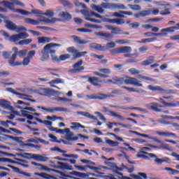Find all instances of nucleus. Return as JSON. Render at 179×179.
Masks as SVG:
<instances>
[{
	"label": "nucleus",
	"mask_w": 179,
	"mask_h": 179,
	"mask_svg": "<svg viewBox=\"0 0 179 179\" xmlns=\"http://www.w3.org/2000/svg\"><path fill=\"white\" fill-rule=\"evenodd\" d=\"M106 83H112L113 85H131V86H136V87H143V84L139 83V80L135 78L125 76L124 77H113L111 79H107Z\"/></svg>",
	"instance_id": "nucleus-1"
},
{
	"label": "nucleus",
	"mask_w": 179,
	"mask_h": 179,
	"mask_svg": "<svg viewBox=\"0 0 179 179\" xmlns=\"http://www.w3.org/2000/svg\"><path fill=\"white\" fill-rule=\"evenodd\" d=\"M131 52L132 48H131L129 46L115 48L109 50V52L111 54V55H115L116 54H124V58H136V57L138 55V53L131 54Z\"/></svg>",
	"instance_id": "nucleus-2"
},
{
	"label": "nucleus",
	"mask_w": 179,
	"mask_h": 179,
	"mask_svg": "<svg viewBox=\"0 0 179 179\" xmlns=\"http://www.w3.org/2000/svg\"><path fill=\"white\" fill-rule=\"evenodd\" d=\"M159 101L163 106L159 104L157 102H152L150 103V110H152V111H155L156 113H162L163 111L161 108H163V107H178L179 106V101H176L174 103H167L165 102L164 100H163L162 98L159 99Z\"/></svg>",
	"instance_id": "nucleus-3"
},
{
	"label": "nucleus",
	"mask_w": 179,
	"mask_h": 179,
	"mask_svg": "<svg viewBox=\"0 0 179 179\" xmlns=\"http://www.w3.org/2000/svg\"><path fill=\"white\" fill-rule=\"evenodd\" d=\"M13 51L14 53L12 55L10 58L8 60V64L10 66H20L22 65V63H20L19 62L16 61V57H20V58H24L26 57V55L27 54V50H19V49L16 47L13 48Z\"/></svg>",
	"instance_id": "nucleus-4"
},
{
	"label": "nucleus",
	"mask_w": 179,
	"mask_h": 179,
	"mask_svg": "<svg viewBox=\"0 0 179 179\" xmlns=\"http://www.w3.org/2000/svg\"><path fill=\"white\" fill-rule=\"evenodd\" d=\"M54 47H61V44L50 43L44 46L41 51L43 55L41 57V61H47L50 58V54L53 60V57L55 55V50H52Z\"/></svg>",
	"instance_id": "nucleus-5"
},
{
	"label": "nucleus",
	"mask_w": 179,
	"mask_h": 179,
	"mask_svg": "<svg viewBox=\"0 0 179 179\" xmlns=\"http://www.w3.org/2000/svg\"><path fill=\"white\" fill-rule=\"evenodd\" d=\"M143 154H137L136 156L138 158L148 159V157H150V159H153L154 162L157 163V164H163V163H167L170 162V158L167 157H162V159L157 157L156 155L153 153H149L148 152H143ZM148 155V156L145 155Z\"/></svg>",
	"instance_id": "nucleus-6"
},
{
	"label": "nucleus",
	"mask_w": 179,
	"mask_h": 179,
	"mask_svg": "<svg viewBox=\"0 0 179 179\" xmlns=\"http://www.w3.org/2000/svg\"><path fill=\"white\" fill-rule=\"evenodd\" d=\"M25 23L27 24H33L34 26H38L40 24V22H45V23H55L57 21H59V20L53 17L52 19L45 18L44 20L39 19L38 20H33L31 18H25Z\"/></svg>",
	"instance_id": "nucleus-7"
},
{
	"label": "nucleus",
	"mask_w": 179,
	"mask_h": 179,
	"mask_svg": "<svg viewBox=\"0 0 179 179\" xmlns=\"http://www.w3.org/2000/svg\"><path fill=\"white\" fill-rule=\"evenodd\" d=\"M107 47H108V48H115V43H107L106 46H103L101 44L96 43H92L90 44V48L96 50V51H106L107 50Z\"/></svg>",
	"instance_id": "nucleus-8"
},
{
	"label": "nucleus",
	"mask_w": 179,
	"mask_h": 179,
	"mask_svg": "<svg viewBox=\"0 0 179 179\" xmlns=\"http://www.w3.org/2000/svg\"><path fill=\"white\" fill-rule=\"evenodd\" d=\"M12 2H9L8 1H0V5H3V6H5V8H8V9H10V10H13L14 6L17 5L18 6H24V4L23 3L19 1L18 0H12Z\"/></svg>",
	"instance_id": "nucleus-9"
},
{
	"label": "nucleus",
	"mask_w": 179,
	"mask_h": 179,
	"mask_svg": "<svg viewBox=\"0 0 179 179\" xmlns=\"http://www.w3.org/2000/svg\"><path fill=\"white\" fill-rule=\"evenodd\" d=\"M101 6L104 9H127L124 4H117L114 3H102Z\"/></svg>",
	"instance_id": "nucleus-10"
},
{
	"label": "nucleus",
	"mask_w": 179,
	"mask_h": 179,
	"mask_svg": "<svg viewBox=\"0 0 179 179\" xmlns=\"http://www.w3.org/2000/svg\"><path fill=\"white\" fill-rule=\"evenodd\" d=\"M67 52L73 54V57H74V59H76V58H80V57H85V55L87 54V52H79V50L76 49L74 47H69L67 48Z\"/></svg>",
	"instance_id": "nucleus-11"
},
{
	"label": "nucleus",
	"mask_w": 179,
	"mask_h": 179,
	"mask_svg": "<svg viewBox=\"0 0 179 179\" xmlns=\"http://www.w3.org/2000/svg\"><path fill=\"white\" fill-rule=\"evenodd\" d=\"M87 97L90 100H106L108 97H114V95L99 93L96 95H87Z\"/></svg>",
	"instance_id": "nucleus-12"
},
{
	"label": "nucleus",
	"mask_w": 179,
	"mask_h": 179,
	"mask_svg": "<svg viewBox=\"0 0 179 179\" xmlns=\"http://www.w3.org/2000/svg\"><path fill=\"white\" fill-rule=\"evenodd\" d=\"M87 79V82L92 85V86H95L96 87H101V80L96 76L90 77L87 76L85 77Z\"/></svg>",
	"instance_id": "nucleus-13"
},
{
	"label": "nucleus",
	"mask_w": 179,
	"mask_h": 179,
	"mask_svg": "<svg viewBox=\"0 0 179 179\" xmlns=\"http://www.w3.org/2000/svg\"><path fill=\"white\" fill-rule=\"evenodd\" d=\"M38 109L43 110V111H48V113H55V111H59L60 113L64 112L66 113L68 111V108H62V107H57V108H44L43 106H37Z\"/></svg>",
	"instance_id": "nucleus-14"
},
{
	"label": "nucleus",
	"mask_w": 179,
	"mask_h": 179,
	"mask_svg": "<svg viewBox=\"0 0 179 179\" xmlns=\"http://www.w3.org/2000/svg\"><path fill=\"white\" fill-rule=\"evenodd\" d=\"M113 32H106V31H99L96 32L95 36L97 37H103L105 38V41H111L113 38H114V36H113Z\"/></svg>",
	"instance_id": "nucleus-15"
},
{
	"label": "nucleus",
	"mask_w": 179,
	"mask_h": 179,
	"mask_svg": "<svg viewBox=\"0 0 179 179\" xmlns=\"http://www.w3.org/2000/svg\"><path fill=\"white\" fill-rule=\"evenodd\" d=\"M80 12L83 15V16H87L88 17H93V16H94L95 17H98L99 19H103V16L91 10H80Z\"/></svg>",
	"instance_id": "nucleus-16"
},
{
	"label": "nucleus",
	"mask_w": 179,
	"mask_h": 179,
	"mask_svg": "<svg viewBox=\"0 0 179 179\" xmlns=\"http://www.w3.org/2000/svg\"><path fill=\"white\" fill-rule=\"evenodd\" d=\"M27 156H31V159H34V160H36V162H48V157H44L41 155L38 154H29V153H25Z\"/></svg>",
	"instance_id": "nucleus-17"
},
{
	"label": "nucleus",
	"mask_w": 179,
	"mask_h": 179,
	"mask_svg": "<svg viewBox=\"0 0 179 179\" xmlns=\"http://www.w3.org/2000/svg\"><path fill=\"white\" fill-rule=\"evenodd\" d=\"M83 64V60L82 59H80L76 63H75L73 65V72H82V71H85V66H82Z\"/></svg>",
	"instance_id": "nucleus-18"
},
{
	"label": "nucleus",
	"mask_w": 179,
	"mask_h": 179,
	"mask_svg": "<svg viewBox=\"0 0 179 179\" xmlns=\"http://www.w3.org/2000/svg\"><path fill=\"white\" fill-rule=\"evenodd\" d=\"M176 30H179V27L174 26V27H170L168 28H164L161 29V33H159V34H161L160 35L161 36H167L169 33H174Z\"/></svg>",
	"instance_id": "nucleus-19"
},
{
	"label": "nucleus",
	"mask_w": 179,
	"mask_h": 179,
	"mask_svg": "<svg viewBox=\"0 0 179 179\" xmlns=\"http://www.w3.org/2000/svg\"><path fill=\"white\" fill-rule=\"evenodd\" d=\"M109 113H110L111 117H115V118H118V120H127V121H131V122H134V124H138V122H136V120H135L134 119H132L131 117L124 118L122 116L117 114L115 112H114L113 110H110Z\"/></svg>",
	"instance_id": "nucleus-20"
},
{
	"label": "nucleus",
	"mask_w": 179,
	"mask_h": 179,
	"mask_svg": "<svg viewBox=\"0 0 179 179\" xmlns=\"http://www.w3.org/2000/svg\"><path fill=\"white\" fill-rule=\"evenodd\" d=\"M148 89L152 92H159L162 94H167L168 93L166 90L162 88L160 86L153 87V85H148Z\"/></svg>",
	"instance_id": "nucleus-21"
},
{
	"label": "nucleus",
	"mask_w": 179,
	"mask_h": 179,
	"mask_svg": "<svg viewBox=\"0 0 179 179\" xmlns=\"http://www.w3.org/2000/svg\"><path fill=\"white\" fill-rule=\"evenodd\" d=\"M74 167L76 169H78V170H80V171H86V169H90V170H93L94 171H97V170H99L98 167L90 166V165H86L85 166L74 165Z\"/></svg>",
	"instance_id": "nucleus-22"
},
{
	"label": "nucleus",
	"mask_w": 179,
	"mask_h": 179,
	"mask_svg": "<svg viewBox=\"0 0 179 179\" xmlns=\"http://www.w3.org/2000/svg\"><path fill=\"white\" fill-rule=\"evenodd\" d=\"M69 58H71V55L69 54L61 55L59 58L55 55V57H53V62H61V61H66V59H69Z\"/></svg>",
	"instance_id": "nucleus-23"
},
{
	"label": "nucleus",
	"mask_w": 179,
	"mask_h": 179,
	"mask_svg": "<svg viewBox=\"0 0 179 179\" xmlns=\"http://www.w3.org/2000/svg\"><path fill=\"white\" fill-rule=\"evenodd\" d=\"M127 15L128 16H132L133 13L131 11H124V10H120L119 13H113V16H115V17H125V15Z\"/></svg>",
	"instance_id": "nucleus-24"
},
{
	"label": "nucleus",
	"mask_w": 179,
	"mask_h": 179,
	"mask_svg": "<svg viewBox=\"0 0 179 179\" xmlns=\"http://www.w3.org/2000/svg\"><path fill=\"white\" fill-rule=\"evenodd\" d=\"M106 22H108V23L117 24V26L124 24V23H125V20L122 18L108 19L106 20Z\"/></svg>",
	"instance_id": "nucleus-25"
},
{
	"label": "nucleus",
	"mask_w": 179,
	"mask_h": 179,
	"mask_svg": "<svg viewBox=\"0 0 179 179\" xmlns=\"http://www.w3.org/2000/svg\"><path fill=\"white\" fill-rule=\"evenodd\" d=\"M113 108H120L121 110H137L138 111H141L142 113H148L146 109H142L138 107H132V108H125L124 106H112Z\"/></svg>",
	"instance_id": "nucleus-26"
},
{
	"label": "nucleus",
	"mask_w": 179,
	"mask_h": 179,
	"mask_svg": "<svg viewBox=\"0 0 179 179\" xmlns=\"http://www.w3.org/2000/svg\"><path fill=\"white\" fill-rule=\"evenodd\" d=\"M21 113H22L24 117H26L27 120H29L30 121H32L33 120H35V121H37L38 122L43 123V120L38 117H34L33 115H29L26 113L25 110H21Z\"/></svg>",
	"instance_id": "nucleus-27"
},
{
	"label": "nucleus",
	"mask_w": 179,
	"mask_h": 179,
	"mask_svg": "<svg viewBox=\"0 0 179 179\" xmlns=\"http://www.w3.org/2000/svg\"><path fill=\"white\" fill-rule=\"evenodd\" d=\"M50 131H51L52 132H56L57 134H69V132H71V131L69 130V129L66 128L64 130V129H58L57 127H49Z\"/></svg>",
	"instance_id": "nucleus-28"
},
{
	"label": "nucleus",
	"mask_w": 179,
	"mask_h": 179,
	"mask_svg": "<svg viewBox=\"0 0 179 179\" xmlns=\"http://www.w3.org/2000/svg\"><path fill=\"white\" fill-rule=\"evenodd\" d=\"M78 115H83V117H85V118H89L90 120H97L94 115H91L89 112H82V111H77Z\"/></svg>",
	"instance_id": "nucleus-29"
},
{
	"label": "nucleus",
	"mask_w": 179,
	"mask_h": 179,
	"mask_svg": "<svg viewBox=\"0 0 179 179\" xmlns=\"http://www.w3.org/2000/svg\"><path fill=\"white\" fill-rule=\"evenodd\" d=\"M4 22L6 24V27L8 29V30H10L11 31H15V30H16V24L13 23V22L5 20Z\"/></svg>",
	"instance_id": "nucleus-30"
},
{
	"label": "nucleus",
	"mask_w": 179,
	"mask_h": 179,
	"mask_svg": "<svg viewBox=\"0 0 179 179\" xmlns=\"http://www.w3.org/2000/svg\"><path fill=\"white\" fill-rule=\"evenodd\" d=\"M154 58H155V56H150L148 59L143 60L141 63V66H148L153 64V62H155V61L153 60Z\"/></svg>",
	"instance_id": "nucleus-31"
},
{
	"label": "nucleus",
	"mask_w": 179,
	"mask_h": 179,
	"mask_svg": "<svg viewBox=\"0 0 179 179\" xmlns=\"http://www.w3.org/2000/svg\"><path fill=\"white\" fill-rule=\"evenodd\" d=\"M59 16V17H62V19H65V20H71V19H72V15L66 11L60 12Z\"/></svg>",
	"instance_id": "nucleus-32"
},
{
	"label": "nucleus",
	"mask_w": 179,
	"mask_h": 179,
	"mask_svg": "<svg viewBox=\"0 0 179 179\" xmlns=\"http://www.w3.org/2000/svg\"><path fill=\"white\" fill-rule=\"evenodd\" d=\"M0 106L5 110H9L10 108V102L5 99H0Z\"/></svg>",
	"instance_id": "nucleus-33"
},
{
	"label": "nucleus",
	"mask_w": 179,
	"mask_h": 179,
	"mask_svg": "<svg viewBox=\"0 0 179 179\" xmlns=\"http://www.w3.org/2000/svg\"><path fill=\"white\" fill-rule=\"evenodd\" d=\"M34 176H38V177H41V178H45V179H51V178H53V179H55V177L48 174V173H44V172H42V173H34Z\"/></svg>",
	"instance_id": "nucleus-34"
},
{
	"label": "nucleus",
	"mask_w": 179,
	"mask_h": 179,
	"mask_svg": "<svg viewBox=\"0 0 179 179\" xmlns=\"http://www.w3.org/2000/svg\"><path fill=\"white\" fill-rule=\"evenodd\" d=\"M71 38H73V41L75 43H77V44H87V43H88L87 41L81 40L80 37H79L76 35L71 36Z\"/></svg>",
	"instance_id": "nucleus-35"
},
{
	"label": "nucleus",
	"mask_w": 179,
	"mask_h": 179,
	"mask_svg": "<svg viewBox=\"0 0 179 179\" xmlns=\"http://www.w3.org/2000/svg\"><path fill=\"white\" fill-rule=\"evenodd\" d=\"M156 40H157V37L143 38L141 41H137V43L139 44H145V43H153V41H156Z\"/></svg>",
	"instance_id": "nucleus-36"
},
{
	"label": "nucleus",
	"mask_w": 179,
	"mask_h": 179,
	"mask_svg": "<svg viewBox=\"0 0 179 179\" xmlns=\"http://www.w3.org/2000/svg\"><path fill=\"white\" fill-rule=\"evenodd\" d=\"M57 164L59 166L60 169H62V170H72V166H69L66 163L57 162Z\"/></svg>",
	"instance_id": "nucleus-37"
},
{
	"label": "nucleus",
	"mask_w": 179,
	"mask_h": 179,
	"mask_svg": "<svg viewBox=\"0 0 179 179\" xmlns=\"http://www.w3.org/2000/svg\"><path fill=\"white\" fill-rule=\"evenodd\" d=\"M122 89H125V90H128V92H136V93H145V90H136L134 87L122 86Z\"/></svg>",
	"instance_id": "nucleus-38"
},
{
	"label": "nucleus",
	"mask_w": 179,
	"mask_h": 179,
	"mask_svg": "<svg viewBox=\"0 0 179 179\" xmlns=\"http://www.w3.org/2000/svg\"><path fill=\"white\" fill-rule=\"evenodd\" d=\"M51 38L45 36H41L38 38V44H45V43H50Z\"/></svg>",
	"instance_id": "nucleus-39"
},
{
	"label": "nucleus",
	"mask_w": 179,
	"mask_h": 179,
	"mask_svg": "<svg viewBox=\"0 0 179 179\" xmlns=\"http://www.w3.org/2000/svg\"><path fill=\"white\" fill-rule=\"evenodd\" d=\"M91 8L93 10L98 12V13H103L104 12V9H103V8L96 4H92Z\"/></svg>",
	"instance_id": "nucleus-40"
},
{
	"label": "nucleus",
	"mask_w": 179,
	"mask_h": 179,
	"mask_svg": "<svg viewBox=\"0 0 179 179\" xmlns=\"http://www.w3.org/2000/svg\"><path fill=\"white\" fill-rule=\"evenodd\" d=\"M71 126L72 129H75L76 131H78L80 128L82 129H85V126L82 125L80 123L78 122H72Z\"/></svg>",
	"instance_id": "nucleus-41"
},
{
	"label": "nucleus",
	"mask_w": 179,
	"mask_h": 179,
	"mask_svg": "<svg viewBox=\"0 0 179 179\" xmlns=\"http://www.w3.org/2000/svg\"><path fill=\"white\" fill-rule=\"evenodd\" d=\"M157 134L159 136H175L176 134L170 133L169 131H157Z\"/></svg>",
	"instance_id": "nucleus-42"
},
{
	"label": "nucleus",
	"mask_w": 179,
	"mask_h": 179,
	"mask_svg": "<svg viewBox=\"0 0 179 179\" xmlns=\"http://www.w3.org/2000/svg\"><path fill=\"white\" fill-rule=\"evenodd\" d=\"M135 179H148V175L145 173L139 172L138 175H134Z\"/></svg>",
	"instance_id": "nucleus-43"
},
{
	"label": "nucleus",
	"mask_w": 179,
	"mask_h": 179,
	"mask_svg": "<svg viewBox=\"0 0 179 179\" xmlns=\"http://www.w3.org/2000/svg\"><path fill=\"white\" fill-rule=\"evenodd\" d=\"M4 162H8V163H12L13 164H19L20 166H22V167H29V165L20 163L19 162L13 161L12 159H4Z\"/></svg>",
	"instance_id": "nucleus-44"
},
{
	"label": "nucleus",
	"mask_w": 179,
	"mask_h": 179,
	"mask_svg": "<svg viewBox=\"0 0 179 179\" xmlns=\"http://www.w3.org/2000/svg\"><path fill=\"white\" fill-rule=\"evenodd\" d=\"M138 78L140 79H143L144 80H149L150 82H155V83L157 82V80H156V79H154V78L145 76H142L141 74L138 75Z\"/></svg>",
	"instance_id": "nucleus-45"
},
{
	"label": "nucleus",
	"mask_w": 179,
	"mask_h": 179,
	"mask_svg": "<svg viewBox=\"0 0 179 179\" xmlns=\"http://www.w3.org/2000/svg\"><path fill=\"white\" fill-rule=\"evenodd\" d=\"M73 3L76 8H80V6H81L83 9H86V4L80 2L78 0H74Z\"/></svg>",
	"instance_id": "nucleus-46"
},
{
	"label": "nucleus",
	"mask_w": 179,
	"mask_h": 179,
	"mask_svg": "<svg viewBox=\"0 0 179 179\" xmlns=\"http://www.w3.org/2000/svg\"><path fill=\"white\" fill-rule=\"evenodd\" d=\"M33 41L32 39H24L18 42L19 45H27Z\"/></svg>",
	"instance_id": "nucleus-47"
},
{
	"label": "nucleus",
	"mask_w": 179,
	"mask_h": 179,
	"mask_svg": "<svg viewBox=\"0 0 179 179\" xmlns=\"http://www.w3.org/2000/svg\"><path fill=\"white\" fill-rule=\"evenodd\" d=\"M164 170H166V171H170L169 174H172L173 176H174V174H179V171L173 169L170 167H166L164 168Z\"/></svg>",
	"instance_id": "nucleus-48"
},
{
	"label": "nucleus",
	"mask_w": 179,
	"mask_h": 179,
	"mask_svg": "<svg viewBox=\"0 0 179 179\" xmlns=\"http://www.w3.org/2000/svg\"><path fill=\"white\" fill-rule=\"evenodd\" d=\"M129 8L132 10H141V6L138 4H128Z\"/></svg>",
	"instance_id": "nucleus-49"
},
{
	"label": "nucleus",
	"mask_w": 179,
	"mask_h": 179,
	"mask_svg": "<svg viewBox=\"0 0 179 179\" xmlns=\"http://www.w3.org/2000/svg\"><path fill=\"white\" fill-rule=\"evenodd\" d=\"M9 41L12 43H16V41H19V36L17 34L11 35L9 37Z\"/></svg>",
	"instance_id": "nucleus-50"
},
{
	"label": "nucleus",
	"mask_w": 179,
	"mask_h": 179,
	"mask_svg": "<svg viewBox=\"0 0 179 179\" xmlns=\"http://www.w3.org/2000/svg\"><path fill=\"white\" fill-rule=\"evenodd\" d=\"M23 60L22 62H20L21 65H24V66H27L30 64V59L28 57H23Z\"/></svg>",
	"instance_id": "nucleus-51"
},
{
	"label": "nucleus",
	"mask_w": 179,
	"mask_h": 179,
	"mask_svg": "<svg viewBox=\"0 0 179 179\" xmlns=\"http://www.w3.org/2000/svg\"><path fill=\"white\" fill-rule=\"evenodd\" d=\"M85 20H87L88 22H92V23H101L100 20H96L94 18H91L90 17H85Z\"/></svg>",
	"instance_id": "nucleus-52"
},
{
	"label": "nucleus",
	"mask_w": 179,
	"mask_h": 179,
	"mask_svg": "<svg viewBox=\"0 0 179 179\" xmlns=\"http://www.w3.org/2000/svg\"><path fill=\"white\" fill-rule=\"evenodd\" d=\"M17 35L19 40H24V38H27V37H29V34H27V32H21L20 34H17Z\"/></svg>",
	"instance_id": "nucleus-53"
},
{
	"label": "nucleus",
	"mask_w": 179,
	"mask_h": 179,
	"mask_svg": "<svg viewBox=\"0 0 179 179\" xmlns=\"http://www.w3.org/2000/svg\"><path fill=\"white\" fill-rule=\"evenodd\" d=\"M129 73H131V75H139V73H141V71H139L135 68L129 69Z\"/></svg>",
	"instance_id": "nucleus-54"
},
{
	"label": "nucleus",
	"mask_w": 179,
	"mask_h": 179,
	"mask_svg": "<svg viewBox=\"0 0 179 179\" xmlns=\"http://www.w3.org/2000/svg\"><path fill=\"white\" fill-rule=\"evenodd\" d=\"M140 13L141 15V17H146V16H149V15H152V11L149 10H142L140 12Z\"/></svg>",
	"instance_id": "nucleus-55"
},
{
	"label": "nucleus",
	"mask_w": 179,
	"mask_h": 179,
	"mask_svg": "<svg viewBox=\"0 0 179 179\" xmlns=\"http://www.w3.org/2000/svg\"><path fill=\"white\" fill-rule=\"evenodd\" d=\"M2 55L4 59H9V58H10V55H12V52L3 51L2 52Z\"/></svg>",
	"instance_id": "nucleus-56"
},
{
	"label": "nucleus",
	"mask_w": 179,
	"mask_h": 179,
	"mask_svg": "<svg viewBox=\"0 0 179 179\" xmlns=\"http://www.w3.org/2000/svg\"><path fill=\"white\" fill-rule=\"evenodd\" d=\"M162 35L160 33H153V32H145L144 36L146 37H153V36H161Z\"/></svg>",
	"instance_id": "nucleus-57"
},
{
	"label": "nucleus",
	"mask_w": 179,
	"mask_h": 179,
	"mask_svg": "<svg viewBox=\"0 0 179 179\" xmlns=\"http://www.w3.org/2000/svg\"><path fill=\"white\" fill-rule=\"evenodd\" d=\"M16 12H17L18 13H20V15H24L25 16L27 15H31L30 12H29L26 10L20 9V8L17 9Z\"/></svg>",
	"instance_id": "nucleus-58"
},
{
	"label": "nucleus",
	"mask_w": 179,
	"mask_h": 179,
	"mask_svg": "<svg viewBox=\"0 0 179 179\" xmlns=\"http://www.w3.org/2000/svg\"><path fill=\"white\" fill-rule=\"evenodd\" d=\"M44 16H49V17H52L54 16V11L52 10H48L45 13H42Z\"/></svg>",
	"instance_id": "nucleus-59"
},
{
	"label": "nucleus",
	"mask_w": 179,
	"mask_h": 179,
	"mask_svg": "<svg viewBox=\"0 0 179 179\" xmlns=\"http://www.w3.org/2000/svg\"><path fill=\"white\" fill-rule=\"evenodd\" d=\"M63 157H68V158H72L73 159H78L79 155H76V154H62Z\"/></svg>",
	"instance_id": "nucleus-60"
},
{
	"label": "nucleus",
	"mask_w": 179,
	"mask_h": 179,
	"mask_svg": "<svg viewBox=\"0 0 179 179\" xmlns=\"http://www.w3.org/2000/svg\"><path fill=\"white\" fill-rule=\"evenodd\" d=\"M59 1L64 6H68L69 8H72L71 3L69 2L68 0H59Z\"/></svg>",
	"instance_id": "nucleus-61"
},
{
	"label": "nucleus",
	"mask_w": 179,
	"mask_h": 179,
	"mask_svg": "<svg viewBox=\"0 0 179 179\" xmlns=\"http://www.w3.org/2000/svg\"><path fill=\"white\" fill-rule=\"evenodd\" d=\"M139 26H141V24L138 22L129 24V27H131V29H138L139 28Z\"/></svg>",
	"instance_id": "nucleus-62"
},
{
	"label": "nucleus",
	"mask_w": 179,
	"mask_h": 179,
	"mask_svg": "<svg viewBox=\"0 0 179 179\" xmlns=\"http://www.w3.org/2000/svg\"><path fill=\"white\" fill-rule=\"evenodd\" d=\"M50 83L53 85H58V83H64V80L61 78H57L55 80L50 81Z\"/></svg>",
	"instance_id": "nucleus-63"
},
{
	"label": "nucleus",
	"mask_w": 179,
	"mask_h": 179,
	"mask_svg": "<svg viewBox=\"0 0 179 179\" xmlns=\"http://www.w3.org/2000/svg\"><path fill=\"white\" fill-rule=\"evenodd\" d=\"M113 31H111L112 34H122V29L118 28V27H115V29H113Z\"/></svg>",
	"instance_id": "nucleus-64"
}]
</instances>
